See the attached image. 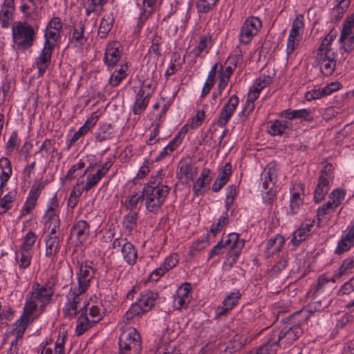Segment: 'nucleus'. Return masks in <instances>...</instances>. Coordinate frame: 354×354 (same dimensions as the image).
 <instances>
[{"instance_id": "8", "label": "nucleus", "mask_w": 354, "mask_h": 354, "mask_svg": "<svg viewBox=\"0 0 354 354\" xmlns=\"http://www.w3.org/2000/svg\"><path fill=\"white\" fill-rule=\"evenodd\" d=\"M261 27V22L259 18L249 17L241 28L239 40L243 44H248Z\"/></svg>"}, {"instance_id": "18", "label": "nucleus", "mask_w": 354, "mask_h": 354, "mask_svg": "<svg viewBox=\"0 0 354 354\" xmlns=\"http://www.w3.org/2000/svg\"><path fill=\"white\" fill-rule=\"evenodd\" d=\"M120 59V44L113 42L107 46L104 54V62L108 66L115 65Z\"/></svg>"}, {"instance_id": "59", "label": "nucleus", "mask_w": 354, "mask_h": 354, "mask_svg": "<svg viewBox=\"0 0 354 354\" xmlns=\"http://www.w3.org/2000/svg\"><path fill=\"white\" fill-rule=\"evenodd\" d=\"M180 136L179 134L171 140L169 144L164 149V151L160 153V158L165 157L166 155L169 154L172 152L176 147L180 144Z\"/></svg>"}, {"instance_id": "40", "label": "nucleus", "mask_w": 354, "mask_h": 354, "mask_svg": "<svg viewBox=\"0 0 354 354\" xmlns=\"http://www.w3.org/2000/svg\"><path fill=\"white\" fill-rule=\"evenodd\" d=\"M59 36V30L47 27L45 33L46 42L44 46H48L53 48Z\"/></svg>"}, {"instance_id": "61", "label": "nucleus", "mask_w": 354, "mask_h": 354, "mask_svg": "<svg viewBox=\"0 0 354 354\" xmlns=\"http://www.w3.org/2000/svg\"><path fill=\"white\" fill-rule=\"evenodd\" d=\"M241 347V344L240 342L236 341H230L225 346L224 350L221 351L220 354H233L236 351L239 350Z\"/></svg>"}, {"instance_id": "43", "label": "nucleus", "mask_w": 354, "mask_h": 354, "mask_svg": "<svg viewBox=\"0 0 354 354\" xmlns=\"http://www.w3.org/2000/svg\"><path fill=\"white\" fill-rule=\"evenodd\" d=\"M162 43L161 37L154 35L151 39V46L149 50V57H152L154 55V58L157 59L160 55V46Z\"/></svg>"}, {"instance_id": "32", "label": "nucleus", "mask_w": 354, "mask_h": 354, "mask_svg": "<svg viewBox=\"0 0 354 354\" xmlns=\"http://www.w3.org/2000/svg\"><path fill=\"white\" fill-rule=\"evenodd\" d=\"M113 21L114 19L111 15H107L103 17L98 29V35L101 38L106 37L108 33L112 28Z\"/></svg>"}, {"instance_id": "53", "label": "nucleus", "mask_w": 354, "mask_h": 354, "mask_svg": "<svg viewBox=\"0 0 354 354\" xmlns=\"http://www.w3.org/2000/svg\"><path fill=\"white\" fill-rule=\"evenodd\" d=\"M339 42L342 44L341 50L350 53L354 48V37L340 36Z\"/></svg>"}, {"instance_id": "63", "label": "nucleus", "mask_w": 354, "mask_h": 354, "mask_svg": "<svg viewBox=\"0 0 354 354\" xmlns=\"http://www.w3.org/2000/svg\"><path fill=\"white\" fill-rule=\"evenodd\" d=\"M143 199H145L143 193L142 194H136L134 195H131L128 199V203L127 205V207L130 208L131 209L136 208L138 204Z\"/></svg>"}, {"instance_id": "38", "label": "nucleus", "mask_w": 354, "mask_h": 354, "mask_svg": "<svg viewBox=\"0 0 354 354\" xmlns=\"http://www.w3.org/2000/svg\"><path fill=\"white\" fill-rule=\"evenodd\" d=\"M138 214L135 212H131L124 218L123 225L124 229L131 234L137 226Z\"/></svg>"}, {"instance_id": "16", "label": "nucleus", "mask_w": 354, "mask_h": 354, "mask_svg": "<svg viewBox=\"0 0 354 354\" xmlns=\"http://www.w3.org/2000/svg\"><path fill=\"white\" fill-rule=\"evenodd\" d=\"M264 181L263 187L265 189H272L277 178V169L274 162H270L266 167L263 171Z\"/></svg>"}, {"instance_id": "50", "label": "nucleus", "mask_w": 354, "mask_h": 354, "mask_svg": "<svg viewBox=\"0 0 354 354\" xmlns=\"http://www.w3.org/2000/svg\"><path fill=\"white\" fill-rule=\"evenodd\" d=\"M211 43V39L207 37H203L197 46L194 50V53L196 56H200L203 53H207L208 52V46Z\"/></svg>"}, {"instance_id": "47", "label": "nucleus", "mask_w": 354, "mask_h": 354, "mask_svg": "<svg viewBox=\"0 0 354 354\" xmlns=\"http://www.w3.org/2000/svg\"><path fill=\"white\" fill-rule=\"evenodd\" d=\"M86 41V39L84 36V24L80 23L78 27L74 29L72 41L75 42L76 46H81Z\"/></svg>"}, {"instance_id": "35", "label": "nucleus", "mask_w": 354, "mask_h": 354, "mask_svg": "<svg viewBox=\"0 0 354 354\" xmlns=\"http://www.w3.org/2000/svg\"><path fill=\"white\" fill-rule=\"evenodd\" d=\"M128 66L122 64L118 70H116L111 76L109 79V84L112 86H118L121 81L127 76V71Z\"/></svg>"}, {"instance_id": "62", "label": "nucleus", "mask_w": 354, "mask_h": 354, "mask_svg": "<svg viewBox=\"0 0 354 354\" xmlns=\"http://www.w3.org/2000/svg\"><path fill=\"white\" fill-rule=\"evenodd\" d=\"M335 209L330 203L328 202L322 205V207L319 208L317 210V219L320 221L324 216L330 214L331 212H333Z\"/></svg>"}, {"instance_id": "20", "label": "nucleus", "mask_w": 354, "mask_h": 354, "mask_svg": "<svg viewBox=\"0 0 354 354\" xmlns=\"http://www.w3.org/2000/svg\"><path fill=\"white\" fill-rule=\"evenodd\" d=\"M100 321V318L97 319H90L87 311H84L78 317L76 326V333L77 336L82 335L88 329L91 328L95 324Z\"/></svg>"}, {"instance_id": "13", "label": "nucleus", "mask_w": 354, "mask_h": 354, "mask_svg": "<svg viewBox=\"0 0 354 354\" xmlns=\"http://www.w3.org/2000/svg\"><path fill=\"white\" fill-rule=\"evenodd\" d=\"M151 91L149 87L144 86L140 88L136 95V101L133 107L134 114H140L147 106Z\"/></svg>"}, {"instance_id": "54", "label": "nucleus", "mask_w": 354, "mask_h": 354, "mask_svg": "<svg viewBox=\"0 0 354 354\" xmlns=\"http://www.w3.org/2000/svg\"><path fill=\"white\" fill-rule=\"evenodd\" d=\"M286 128L287 126L284 122L277 120L271 124L268 131L273 136L281 135Z\"/></svg>"}, {"instance_id": "56", "label": "nucleus", "mask_w": 354, "mask_h": 354, "mask_svg": "<svg viewBox=\"0 0 354 354\" xmlns=\"http://www.w3.org/2000/svg\"><path fill=\"white\" fill-rule=\"evenodd\" d=\"M302 203L303 199L301 197V194L299 192L294 193L292 194L290 205L292 214L297 213Z\"/></svg>"}, {"instance_id": "30", "label": "nucleus", "mask_w": 354, "mask_h": 354, "mask_svg": "<svg viewBox=\"0 0 354 354\" xmlns=\"http://www.w3.org/2000/svg\"><path fill=\"white\" fill-rule=\"evenodd\" d=\"M304 16L298 15L292 21V28L289 35L291 38L301 37V34L304 30Z\"/></svg>"}, {"instance_id": "25", "label": "nucleus", "mask_w": 354, "mask_h": 354, "mask_svg": "<svg viewBox=\"0 0 354 354\" xmlns=\"http://www.w3.org/2000/svg\"><path fill=\"white\" fill-rule=\"evenodd\" d=\"M335 38V35H333L332 33L328 34L326 37L322 40V44H320L318 50H317V55H321L327 57L333 55H335V53L332 48L333 41H334Z\"/></svg>"}, {"instance_id": "21", "label": "nucleus", "mask_w": 354, "mask_h": 354, "mask_svg": "<svg viewBox=\"0 0 354 354\" xmlns=\"http://www.w3.org/2000/svg\"><path fill=\"white\" fill-rule=\"evenodd\" d=\"M53 49L48 46H44L40 55L37 59V67L39 75H42L47 68L51 60V55Z\"/></svg>"}, {"instance_id": "2", "label": "nucleus", "mask_w": 354, "mask_h": 354, "mask_svg": "<svg viewBox=\"0 0 354 354\" xmlns=\"http://www.w3.org/2000/svg\"><path fill=\"white\" fill-rule=\"evenodd\" d=\"M56 281L49 279L44 286L38 282L34 283L28 294L24 310H42L52 301L55 293Z\"/></svg>"}, {"instance_id": "29", "label": "nucleus", "mask_w": 354, "mask_h": 354, "mask_svg": "<svg viewBox=\"0 0 354 354\" xmlns=\"http://www.w3.org/2000/svg\"><path fill=\"white\" fill-rule=\"evenodd\" d=\"M121 252L127 263L133 265L136 262L137 252L134 246L130 242H127L126 245H124L123 248H122Z\"/></svg>"}, {"instance_id": "15", "label": "nucleus", "mask_w": 354, "mask_h": 354, "mask_svg": "<svg viewBox=\"0 0 354 354\" xmlns=\"http://www.w3.org/2000/svg\"><path fill=\"white\" fill-rule=\"evenodd\" d=\"M158 298L159 295L158 292L153 291H147L142 294L140 298L137 300V301L135 304H132V306L134 307L135 306H136L141 309H151L152 308L156 307Z\"/></svg>"}, {"instance_id": "28", "label": "nucleus", "mask_w": 354, "mask_h": 354, "mask_svg": "<svg viewBox=\"0 0 354 354\" xmlns=\"http://www.w3.org/2000/svg\"><path fill=\"white\" fill-rule=\"evenodd\" d=\"M210 170L208 169H205L203 170L201 176L195 183L193 189L196 195L201 194L203 191L202 189L206 185H208L211 180V178L209 176Z\"/></svg>"}, {"instance_id": "41", "label": "nucleus", "mask_w": 354, "mask_h": 354, "mask_svg": "<svg viewBox=\"0 0 354 354\" xmlns=\"http://www.w3.org/2000/svg\"><path fill=\"white\" fill-rule=\"evenodd\" d=\"M31 259V252H29L27 250H21L19 248V253L17 255V259L18 261L20 268L25 269L28 268L30 264Z\"/></svg>"}, {"instance_id": "12", "label": "nucleus", "mask_w": 354, "mask_h": 354, "mask_svg": "<svg viewBox=\"0 0 354 354\" xmlns=\"http://www.w3.org/2000/svg\"><path fill=\"white\" fill-rule=\"evenodd\" d=\"M15 0H4L0 8V23L3 28H8L13 21Z\"/></svg>"}, {"instance_id": "22", "label": "nucleus", "mask_w": 354, "mask_h": 354, "mask_svg": "<svg viewBox=\"0 0 354 354\" xmlns=\"http://www.w3.org/2000/svg\"><path fill=\"white\" fill-rule=\"evenodd\" d=\"M20 10L28 19L36 20L39 17L38 8L34 0H21Z\"/></svg>"}, {"instance_id": "6", "label": "nucleus", "mask_w": 354, "mask_h": 354, "mask_svg": "<svg viewBox=\"0 0 354 354\" xmlns=\"http://www.w3.org/2000/svg\"><path fill=\"white\" fill-rule=\"evenodd\" d=\"M244 245V242L240 240L239 235L236 233L230 234L227 239L223 243L222 239L218 242L211 250L209 254V258L211 259L215 255H218L223 252V249L226 247L230 250L229 256L233 257V260L235 261L236 258L240 254L241 250Z\"/></svg>"}, {"instance_id": "55", "label": "nucleus", "mask_w": 354, "mask_h": 354, "mask_svg": "<svg viewBox=\"0 0 354 354\" xmlns=\"http://www.w3.org/2000/svg\"><path fill=\"white\" fill-rule=\"evenodd\" d=\"M12 167L4 168L1 169L0 174V195L3 193V189L12 175Z\"/></svg>"}, {"instance_id": "34", "label": "nucleus", "mask_w": 354, "mask_h": 354, "mask_svg": "<svg viewBox=\"0 0 354 354\" xmlns=\"http://www.w3.org/2000/svg\"><path fill=\"white\" fill-rule=\"evenodd\" d=\"M65 339L66 336L64 335L62 338L59 337L57 340L54 350L50 347H44L40 354H64L65 351Z\"/></svg>"}, {"instance_id": "52", "label": "nucleus", "mask_w": 354, "mask_h": 354, "mask_svg": "<svg viewBox=\"0 0 354 354\" xmlns=\"http://www.w3.org/2000/svg\"><path fill=\"white\" fill-rule=\"evenodd\" d=\"M218 0H198L196 7L200 12H209Z\"/></svg>"}, {"instance_id": "51", "label": "nucleus", "mask_w": 354, "mask_h": 354, "mask_svg": "<svg viewBox=\"0 0 354 354\" xmlns=\"http://www.w3.org/2000/svg\"><path fill=\"white\" fill-rule=\"evenodd\" d=\"M240 297L241 295L238 292H233L230 295L227 296L223 301V310H232L238 303Z\"/></svg>"}, {"instance_id": "19", "label": "nucleus", "mask_w": 354, "mask_h": 354, "mask_svg": "<svg viewBox=\"0 0 354 354\" xmlns=\"http://www.w3.org/2000/svg\"><path fill=\"white\" fill-rule=\"evenodd\" d=\"M354 245V225L348 230L339 241L335 253L343 254Z\"/></svg>"}, {"instance_id": "9", "label": "nucleus", "mask_w": 354, "mask_h": 354, "mask_svg": "<svg viewBox=\"0 0 354 354\" xmlns=\"http://www.w3.org/2000/svg\"><path fill=\"white\" fill-rule=\"evenodd\" d=\"M45 224L50 229L52 233H56L59 228L60 221L59 217V203L55 196L51 198L44 215Z\"/></svg>"}, {"instance_id": "60", "label": "nucleus", "mask_w": 354, "mask_h": 354, "mask_svg": "<svg viewBox=\"0 0 354 354\" xmlns=\"http://www.w3.org/2000/svg\"><path fill=\"white\" fill-rule=\"evenodd\" d=\"M227 221H228V215H227V214H225V215L221 216L219 218L218 222L216 225H214V224L212 225V226L210 229V232L214 235L216 234L227 224Z\"/></svg>"}, {"instance_id": "33", "label": "nucleus", "mask_w": 354, "mask_h": 354, "mask_svg": "<svg viewBox=\"0 0 354 354\" xmlns=\"http://www.w3.org/2000/svg\"><path fill=\"white\" fill-rule=\"evenodd\" d=\"M39 194L37 191H31L29 197L21 210V216H24L29 214L35 207Z\"/></svg>"}, {"instance_id": "45", "label": "nucleus", "mask_w": 354, "mask_h": 354, "mask_svg": "<svg viewBox=\"0 0 354 354\" xmlns=\"http://www.w3.org/2000/svg\"><path fill=\"white\" fill-rule=\"evenodd\" d=\"M15 195L11 192L6 194L3 198H0V214H5L12 207L15 201Z\"/></svg>"}, {"instance_id": "31", "label": "nucleus", "mask_w": 354, "mask_h": 354, "mask_svg": "<svg viewBox=\"0 0 354 354\" xmlns=\"http://www.w3.org/2000/svg\"><path fill=\"white\" fill-rule=\"evenodd\" d=\"M285 242L284 238L281 235H276L274 238L269 239L267 243V252L268 254H273L279 252Z\"/></svg>"}, {"instance_id": "5", "label": "nucleus", "mask_w": 354, "mask_h": 354, "mask_svg": "<svg viewBox=\"0 0 354 354\" xmlns=\"http://www.w3.org/2000/svg\"><path fill=\"white\" fill-rule=\"evenodd\" d=\"M119 354H139L142 350L139 333L135 328L123 332L119 337Z\"/></svg>"}, {"instance_id": "26", "label": "nucleus", "mask_w": 354, "mask_h": 354, "mask_svg": "<svg viewBox=\"0 0 354 354\" xmlns=\"http://www.w3.org/2000/svg\"><path fill=\"white\" fill-rule=\"evenodd\" d=\"M71 234L82 243L89 234V225L85 221H79L72 227Z\"/></svg>"}, {"instance_id": "24", "label": "nucleus", "mask_w": 354, "mask_h": 354, "mask_svg": "<svg viewBox=\"0 0 354 354\" xmlns=\"http://www.w3.org/2000/svg\"><path fill=\"white\" fill-rule=\"evenodd\" d=\"M231 174L232 165L230 162H226L223 167L221 172L214 183L212 185V190L214 192H218L226 184Z\"/></svg>"}, {"instance_id": "10", "label": "nucleus", "mask_w": 354, "mask_h": 354, "mask_svg": "<svg viewBox=\"0 0 354 354\" xmlns=\"http://www.w3.org/2000/svg\"><path fill=\"white\" fill-rule=\"evenodd\" d=\"M272 77L271 76H260L252 86V89L249 92L247 98L248 106L250 111L254 109V102L258 98L261 91L268 86L272 82Z\"/></svg>"}, {"instance_id": "48", "label": "nucleus", "mask_w": 354, "mask_h": 354, "mask_svg": "<svg viewBox=\"0 0 354 354\" xmlns=\"http://www.w3.org/2000/svg\"><path fill=\"white\" fill-rule=\"evenodd\" d=\"M334 315L337 322L336 328H342L344 327L351 321L353 318L351 314L349 312H346L342 315L340 311H338Z\"/></svg>"}, {"instance_id": "39", "label": "nucleus", "mask_w": 354, "mask_h": 354, "mask_svg": "<svg viewBox=\"0 0 354 354\" xmlns=\"http://www.w3.org/2000/svg\"><path fill=\"white\" fill-rule=\"evenodd\" d=\"M197 174L196 168L188 163H183L180 167V175L186 180H193Z\"/></svg>"}, {"instance_id": "37", "label": "nucleus", "mask_w": 354, "mask_h": 354, "mask_svg": "<svg viewBox=\"0 0 354 354\" xmlns=\"http://www.w3.org/2000/svg\"><path fill=\"white\" fill-rule=\"evenodd\" d=\"M157 0H143L142 12L140 20L144 21L153 12Z\"/></svg>"}, {"instance_id": "3", "label": "nucleus", "mask_w": 354, "mask_h": 354, "mask_svg": "<svg viewBox=\"0 0 354 354\" xmlns=\"http://www.w3.org/2000/svg\"><path fill=\"white\" fill-rule=\"evenodd\" d=\"M14 45L18 49L26 50L30 48L35 40L34 28L27 23L17 21L12 28Z\"/></svg>"}, {"instance_id": "36", "label": "nucleus", "mask_w": 354, "mask_h": 354, "mask_svg": "<svg viewBox=\"0 0 354 354\" xmlns=\"http://www.w3.org/2000/svg\"><path fill=\"white\" fill-rule=\"evenodd\" d=\"M73 301L70 302V308L72 310H97L98 308L95 306H92L91 307H88V303H86V301H82V299L78 295H75L74 293L73 294Z\"/></svg>"}, {"instance_id": "49", "label": "nucleus", "mask_w": 354, "mask_h": 354, "mask_svg": "<svg viewBox=\"0 0 354 354\" xmlns=\"http://www.w3.org/2000/svg\"><path fill=\"white\" fill-rule=\"evenodd\" d=\"M308 114L309 111L305 109L295 111L287 110L284 111L282 113L284 118L288 120L306 118L308 115Z\"/></svg>"}, {"instance_id": "4", "label": "nucleus", "mask_w": 354, "mask_h": 354, "mask_svg": "<svg viewBox=\"0 0 354 354\" xmlns=\"http://www.w3.org/2000/svg\"><path fill=\"white\" fill-rule=\"evenodd\" d=\"M295 324L292 327L283 328L279 332L274 330L269 336V343L272 345H278L280 342L285 346H289L298 339L303 333V330L300 326L301 320L295 321Z\"/></svg>"}, {"instance_id": "57", "label": "nucleus", "mask_w": 354, "mask_h": 354, "mask_svg": "<svg viewBox=\"0 0 354 354\" xmlns=\"http://www.w3.org/2000/svg\"><path fill=\"white\" fill-rule=\"evenodd\" d=\"M341 36L354 37V23L348 18L343 25Z\"/></svg>"}, {"instance_id": "64", "label": "nucleus", "mask_w": 354, "mask_h": 354, "mask_svg": "<svg viewBox=\"0 0 354 354\" xmlns=\"http://www.w3.org/2000/svg\"><path fill=\"white\" fill-rule=\"evenodd\" d=\"M205 118V113L203 111H198L196 113L195 116L192 118L190 123L192 129H196L202 124Z\"/></svg>"}, {"instance_id": "58", "label": "nucleus", "mask_w": 354, "mask_h": 354, "mask_svg": "<svg viewBox=\"0 0 354 354\" xmlns=\"http://www.w3.org/2000/svg\"><path fill=\"white\" fill-rule=\"evenodd\" d=\"M308 236V235L306 234V231L303 230L301 227L294 232L291 242L295 245H298L301 241H304Z\"/></svg>"}, {"instance_id": "44", "label": "nucleus", "mask_w": 354, "mask_h": 354, "mask_svg": "<svg viewBox=\"0 0 354 354\" xmlns=\"http://www.w3.org/2000/svg\"><path fill=\"white\" fill-rule=\"evenodd\" d=\"M344 198L345 192L343 189H335L330 195V201L328 203L336 209L342 203Z\"/></svg>"}, {"instance_id": "27", "label": "nucleus", "mask_w": 354, "mask_h": 354, "mask_svg": "<svg viewBox=\"0 0 354 354\" xmlns=\"http://www.w3.org/2000/svg\"><path fill=\"white\" fill-rule=\"evenodd\" d=\"M330 183L324 178H319L317 185L315 190L314 198L316 203L324 200L329 189Z\"/></svg>"}, {"instance_id": "46", "label": "nucleus", "mask_w": 354, "mask_h": 354, "mask_svg": "<svg viewBox=\"0 0 354 354\" xmlns=\"http://www.w3.org/2000/svg\"><path fill=\"white\" fill-rule=\"evenodd\" d=\"M37 235L35 232L30 231L28 232L23 238V243L20 246V249L21 250H27L29 252H31L32 248L37 240Z\"/></svg>"}, {"instance_id": "1", "label": "nucleus", "mask_w": 354, "mask_h": 354, "mask_svg": "<svg viewBox=\"0 0 354 354\" xmlns=\"http://www.w3.org/2000/svg\"><path fill=\"white\" fill-rule=\"evenodd\" d=\"M162 171H159L156 177H152L147 185L143 189L146 208L149 212H157L163 205L169 192L167 185L162 184Z\"/></svg>"}, {"instance_id": "42", "label": "nucleus", "mask_w": 354, "mask_h": 354, "mask_svg": "<svg viewBox=\"0 0 354 354\" xmlns=\"http://www.w3.org/2000/svg\"><path fill=\"white\" fill-rule=\"evenodd\" d=\"M354 267V261L352 258L345 259L341 266L336 270L334 278L339 279L344 274L348 273Z\"/></svg>"}, {"instance_id": "7", "label": "nucleus", "mask_w": 354, "mask_h": 354, "mask_svg": "<svg viewBox=\"0 0 354 354\" xmlns=\"http://www.w3.org/2000/svg\"><path fill=\"white\" fill-rule=\"evenodd\" d=\"M33 311H24L23 314L15 324V328L11 333L16 335L15 340L11 343L7 354H19L18 341L23 337L26 329L29 324L32 323L35 317L32 315Z\"/></svg>"}, {"instance_id": "17", "label": "nucleus", "mask_w": 354, "mask_h": 354, "mask_svg": "<svg viewBox=\"0 0 354 354\" xmlns=\"http://www.w3.org/2000/svg\"><path fill=\"white\" fill-rule=\"evenodd\" d=\"M315 62L319 66L321 72L324 75H330L333 74L335 68V55L332 57L317 55Z\"/></svg>"}, {"instance_id": "23", "label": "nucleus", "mask_w": 354, "mask_h": 354, "mask_svg": "<svg viewBox=\"0 0 354 354\" xmlns=\"http://www.w3.org/2000/svg\"><path fill=\"white\" fill-rule=\"evenodd\" d=\"M59 237L56 233L50 232L46 239L45 254L46 257H51L55 256L59 250Z\"/></svg>"}, {"instance_id": "14", "label": "nucleus", "mask_w": 354, "mask_h": 354, "mask_svg": "<svg viewBox=\"0 0 354 354\" xmlns=\"http://www.w3.org/2000/svg\"><path fill=\"white\" fill-rule=\"evenodd\" d=\"M94 270L92 267L88 265H83L80 267V272L78 274V283L80 293L84 292L90 286V282L93 277Z\"/></svg>"}, {"instance_id": "11", "label": "nucleus", "mask_w": 354, "mask_h": 354, "mask_svg": "<svg viewBox=\"0 0 354 354\" xmlns=\"http://www.w3.org/2000/svg\"><path fill=\"white\" fill-rule=\"evenodd\" d=\"M239 98L236 95H232L228 102L223 107L217 124L219 127H223L226 125L230 118L233 115L239 104Z\"/></svg>"}]
</instances>
